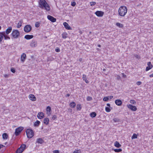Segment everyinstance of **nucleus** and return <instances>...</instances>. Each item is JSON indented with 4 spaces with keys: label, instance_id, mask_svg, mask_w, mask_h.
<instances>
[{
    "label": "nucleus",
    "instance_id": "1",
    "mask_svg": "<svg viewBox=\"0 0 153 153\" xmlns=\"http://www.w3.org/2000/svg\"><path fill=\"white\" fill-rule=\"evenodd\" d=\"M39 7L41 8L44 9L47 11L50 10V7L45 0H39Z\"/></svg>",
    "mask_w": 153,
    "mask_h": 153
},
{
    "label": "nucleus",
    "instance_id": "2",
    "mask_svg": "<svg viewBox=\"0 0 153 153\" xmlns=\"http://www.w3.org/2000/svg\"><path fill=\"white\" fill-rule=\"evenodd\" d=\"M127 12V8L125 6H121L119 8L118 12V14L121 16H124L126 14Z\"/></svg>",
    "mask_w": 153,
    "mask_h": 153
},
{
    "label": "nucleus",
    "instance_id": "3",
    "mask_svg": "<svg viewBox=\"0 0 153 153\" xmlns=\"http://www.w3.org/2000/svg\"><path fill=\"white\" fill-rule=\"evenodd\" d=\"M26 133L27 137L29 138H31L34 135L33 131L31 129H28L26 131Z\"/></svg>",
    "mask_w": 153,
    "mask_h": 153
},
{
    "label": "nucleus",
    "instance_id": "4",
    "mask_svg": "<svg viewBox=\"0 0 153 153\" xmlns=\"http://www.w3.org/2000/svg\"><path fill=\"white\" fill-rule=\"evenodd\" d=\"M11 35L14 38H17L19 36L20 33L18 30H13L11 33Z\"/></svg>",
    "mask_w": 153,
    "mask_h": 153
},
{
    "label": "nucleus",
    "instance_id": "5",
    "mask_svg": "<svg viewBox=\"0 0 153 153\" xmlns=\"http://www.w3.org/2000/svg\"><path fill=\"white\" fill-rule=\"evenodd\" d=\"M25 144H22L16 151V153H22L26 148Z\"/></svg>",
    "mask_w": 153,
    "mask_h": 153
},
{
    "label": "nucleus",
    "instance_id": "6",
    "mask_svg": "<svg viewBox=\"0 0 153 153\" xmlns=\"http://www.w3.org/2000/svg\"><path fill=\"white\" fill-rule=\"evenodd\" d=\"M22 127H19L16 129L15 134L16 136H18L23 129Z\"/></svg>",
    "mask_w": 153,
    "mask_h": 153
},
{
    "label": "nucleus",
    "instance_id": "7",
    "mask_svg": "<svg viewBox=\"0 0 153 153\" xmlns=\"http://www.w3.org/2000/svg\"><path fill=\"white\" fill-rule=\"evenodd\" d=\"M32 29V27L30 25H27L24 27V30L26 33L30 32Z\"/></svg>",
    "mask_w": 153,
    "mask_h": 153
},
{
    "label": "nucleus",
    "instance_id": "8",
    "mask_svg": "<svg viewBox=\"0 0 153 153\" xmlns=\"http://www.w3.org/2000/svg\"><path fill=\"white\" fill-rule=\"evenodd\" d=\"M127 106L128 108L133 111H135L137 109V107L135 106H133L131 104L127 105Z\"/></svg>",
    "mask_w": 153,
    "mask_h": 153
},
{
    "label": "nucleus",
    "instance_id": "9",
    "mask_svg": "<svg viewBox=\"0 0 153 153\" xmlns=\"http://www.w3.org/2000/svg\"><path fill=\"white\" fill-rule=\"evenodd\" d=\"M104 12L100 11H97L95 12V14L98 17H102L104 15Z\"/></svg>",
    "mask_w": 153,
    "mask_h": 153
},
{
    "label": "nucleus",
    "instance_id": "10",
    "mask_svg": "<svg viewBox=\"0 0 153 153\" xmlns=\"http://www.w3.org/2000/svg\"><path fill=\"white\" fill-rule=\"evenodd\" d=\"M47 18L48 20L53 22H56V18L50 15H48L47 16Z\"/></svg>",
    "mask_w": 153,
    "mask_h": 153
},
{
    "label": "nucleus",
    "instance_id": "11",
    "mask_svg": "<svg viewBox=\"0 0 153 153\" xmlns=\"http://www.w3.org/2000/svg\"><path fill=\"white\" fill-rule=\"evenodd\" d=\"M30 46L32 47H35L37 46V42L35 40H33L31 42Z\"/></svg>",
    "mask_w": 153,
    "mask_h": 153
},
{
    "label": "nucleus",
    "instance_id": "12",
    "mask_svg": "<svg viewBox=\"0 0 153 153\" xmlns=\"http://www.w3.org/2000/svg\"><path fill=\"white\" fill-rule=\"evenodd\" d=\"M65 28L68 30H71V28L69 25L66 22H64L63 24Z\"/></svg>",
    "mask_w": 153,
    "mask_h": 153
},
{
    "label": "nucleus",
    "instance_id": "13",
    "mask_svg": "<svg viewBox=\"0 0 153 153\" xmlns=\"http://www.w3.org/2000/svg\"><path fill=\"white\" fill-rule=\"evenodd\" d=\"M29 98L30 100L32 101H35L36 100V97L33 95V94L29 95Z\"/></svg>",
    "mask_w": 153,
    "mask_h": 153
},
{
    "label": "nucleus",
    "instance_id": "14",
    "mask_svg": "<svg viewBox=\"0 0 153 153\" xmlns=\"http://www.w3.org/2000/svg\"><path fill=\"white\" fill-rule=\"evenodd\" d=\"M37 117L39 119H42L44 117V114L42 112H39L38 114Z\"/></svg>",
    "mask_w": 153,
    "mask_h": 153
},
{
    "label": "nucleus",
    "instance_id": "15",
    "mask_svg": "<svg viewBox=\"0 0 153 153\" xmlns=\"http://www.w3.org/2000/svg\"><path fill=\"white\" fill-rule=\"evenodd\" d=\"M115 103L116 105L119 106L121 105L122 104V101L119 99L116 100L115 101Z\"/></svg>",
    "mask_w": 153,
    "mask_h": 153
},
{
    "label": "nucleus",
    "instance_id": "16",
    "mask_svg": "<svg viewBox=\"0 0 153 153\" xmlns=\"http://www.w3.org/2000/svg\"><path fill=\"white\" fill-rule=\"evenodd\" d=\"M26 54L24 53H23L21 56V61L24 62L26 58Z\"/></svg>",
    "mask_w": 153,
    "mask_h": 153
},
{
    "label": "nucleus",
    "instance_id": "17",
    "mask_svg": "<svg viewBox=\"0 0 153 153\" xmlns=\"http://www.w3.org/2000/svg\"><path fill=\"white\" fill-rule=\"evenodd\" d=\"M12 29V27H9L6 30V31L5 32V34H9L11 31Z\"/></svg>",
    "mask_w": 153,
    "mask_h": 153
},
{
    "label": "nucleus",
    "instance_id": "18",
    "mask_svg": "<svg viewBox=\"0 0 153 153\" xmlns=\"http://www.w3.org/2000/svg\"><path fill=\"white\" fill-rule=\"evenodd\" d=\"M33 37V35H26L25 36V38L27 40H29L32 39Z\"/></svg>",
    "mask_w": 153,
    "mask_h": 153
},
{
    "label": "nucleus",
    "instance_id": "19",
    "mask_svg": "<svg viewBox=\"0 0 153 153\" xmlns=\"http://www.w3.org/2000/svg\"><path fill=\"white\" fill-rule=\"evenodd\" d=\"M44 141L42 138H39L37 139L36 142L38 143L42 144L44 143Z\"/></svg>",
    "mask_w": 153,
    "mask_h": 153
},
{
    "label": "nucleus",
    "instance_id": "20",
    "mask_svg": "<svg viewBox=\"0 0 153 153\" xmlns=\"http://www.w3.org/2000/svg\"><path fill=\"white\" fill-rule=\"evenodd\" d=\"M4 31L0 32V42L2 41V39H3L4 36Z\"/></svg>",
    "mask_w": 153,
    "mask_h": 153
},
{
    "label": "nucleus",
    "instance_id": "21",
    "mask_svg": "<svg viewBox=\"0 0 153 153\" xmlns=\"http://www.w3.org/2000/svg\"><path fill=\"white\" fill-rule=\"evenodd\" d=\"M49 119L48 118H45L43 120L44 123L46 125H48L49 123Z\"/></svg>",
    "mask_w": 153,
    "mask_h": 153
},
{
    "label": "nucleus",
    "instance_id": "22",
    "mask_svg": "<svg viewBox=\"0 0 153 153\" xmlns=\"http://www.w3.org/2000/svg\"><path fill=\"white\" fill-rule=\"evenodd\" d=\"M114 146L117 148H119L121 146V145L117 141H116L114 143Z\"/></svg>",
    "mask_w": 153,
    "mask_h": 153
},
{
    "label": "nucleus",
    "instance_id": "23",
    "mask_svg": "<svg viewBox=\"0 0 153 153\" xmlns=\"http://www.w3.org/2000/svg\"><path fill=\"white\" fill-rule=\"evenodd\" d=\"M23 22V21L22 20H20L19 22H18L17 25V27L18 28H20V27L22 25V23Z\"/></svg>",
    "mask_w": 153,
    "mask_h": 153
},
{
    "label": "nucleus",
    "instance_id": "24",
    "mask_svg": "<svg viewBox=\"0 0 153 153\" xmlns=\"http://www.w3.org/2000/svg\"><path fill=\"white\" fill-rule=\"evenodd\" d=\"M82 78L86 83H88L89 82L87 80L86 76L85 75L83 74V75Z\"/></svg>",
    "mask_w": 153,
    "mask_h": 153
},
{
    "label": "nucleus",
    "instance_id": "25",
    "mask_svg": "<svg viewBox=\"0 0 153 153\" xmlns=\"http://www.w3.org/2000/svg\"><path fill=\"white\" fill-rule=\"evenodd\" d=\"M70 105L71 108H74L76 106V103L74 102H72L70 103Z\"/></svg>",
    "mask_w": 153,
    "mask_h": 153
},
{
    "label": "nucleus",
    "instance_id": "26",
    "mask_svg": "<svg viewBox=\"0 0 153 153\" xmlns=\"http://www.w3.org/2000/svg\"><path fill=\"white\" fill-rule=\"evenodd\" d=\"M8 136L7 134L4 133L2 134V137L4 139H6L7 138Z\"/></svg>",
    "mask_w": 153,
    "mask_h": 153
},
{
    "label": "nucleus",
    "instance_id": "27",
    "mask_svg": "<svg viewBox=\"0 0 153 153\" xmlns=\"http://www.w3.org/2000/svg\"><path fill=\"white\" fill-rule=\"evenodd\" d=\"M40 122L38 120H36L34 123V125L35 126H38L39 125Z\"/></svg>",
    "mask_w": 153,
    "mask_h": 153
},
{
    "label": "nucleus",
    "instance_id": "28",
    "mask_svg": "<svg viewBox=\"0 0 153 153\" xmlns=\"http://www.w3.org/2000/svg\"><path fill=\"white\" fill-rule=\"evenodd\" d=\"M46 111L47 112V114H50V112L51 111V107L49 106L47 107L46 108Z\"/></svg>",
    "mask_w": 153,
    "mask_h": 153
},
{
    "label": "nucleus",
    "instance_id": "29",
    "mask_svg": "<svg viewBox=\"0 0 153 153\" xmlns=\"http://www.w3.org/2000/svg\"><path fill=\"white\" fill-rule=\"evenodd\" d=\"M96 113L95 112H92L90 114V116L91 117H94L96 116Z\"/></svg>",
    "mask_w": 153,
    "mask_h": 153
},
{
    "label": "nucleus",
    "instance_id": "30",
    "mask_svg": "<svg viewBox=\"0 0 153 153\" xmlns=\"http://www.w3.org/2000/svg\"><path fill=\"white\" fill-rule=\"evenodd\" d=\"M62 37L63 39H66L68 37V34L66 33H63L62 35Z\"/></svg>",
    "mask_w": 153,
    "mask_h": 153
},
{
    "label": "nucleus",
    "instance_id": "31",
    "mask_svg": "<svg viewBox=\"0 0 153 153\" xmlns=\"http://www.w3.org/2000/svg\"><path fill=\"white\" fill-rule=\"evenodd\" d=\"M4 39L5 40H7V39H10V38L9 36L6 35V34H5V31H4Z\"/></svg>",
    "mask_w": 153,
    "mask_h": 153
},
{
    "label": "nucleus",
    "instance_id": "32",
    "mask_svg": "<svg viewBox=\"0 0 153 153\" xmlns=\"http://www.w3.org/2000/svg\"><path fill=\"white\" fill-rule=\"evenodd\" d=\"M153 67V66L152 65H151V66H149L147 67L146 69V71H148L149 70H150V69L152 68Z\"/></svg>",
    "mask_w": 153,
    "mask_h": 153
},
{
    "label": "nucleus",
    "instance_id": "33",
    "mask_svg": "<svg viewBox=\"0 0 153 153\" xmlns=\"http://www.w3.org/2000/svg\"><path fill=\"white\" fill-rule=\"evenodd\" d=\"M116 25L119 27L122 28L123 27V25L119 23H117Z\"/></svg>",
    "mask_w": 153,
    "mask_h": 153
},
{
    "label": "nucleus",
    "instance_id": "34",
    "mask_svg": "<svg viewBox=\"0 0 153 153\" xmlns=\"http://www.w3.org/2000/svg\"><path fill=\"white\" fill-rule=\"evenodd\" d=\"M76 108L77 110H80L81 109V105L80 104H78L76 105Z\"/></svg>",
    "mask_w": 153,
    "mask_h": 153
},
{
    "label": "nucleus",
    "instance_id": "35",
    "mask_svg": "<svg viewBox=\"0 0 153 153\" xmlns=\"http://www.w3.org/2000/svg\"><path fill=\"white\" fill-rule=\"evenodd\" d=\"M137 138V135L135 133L133 134V135L131 137L132 139H136Z\"/></svg>",
    "mask_w": 153,
    "mask_h": 153
},
{
    "label": "nucleus",
    "instance_id": "36",
    "mask_svg": "<svg viewBox=\"0 0 153 153\" xmlns=\"http://www.w3.org/2000/svg\"><path fill=\"white\" fill-rule=\"evenodd\" d=\"M114 151H115V152H120L122 151V149H115L114 150Z\"/></svg>",
    "mask_w": 153,
    "mask_h": 153
},
{
    "label": "nucleus",
    "instance_id": "37",
    "mask_svg": "<svg viewBox=\"0 0 153 153\" xmlns=\"http://www.w3.org/2000/svg\"><path fill=\"white\" fill-rule=\"evenodd\" d=\"M105 110L107 112H109L111 111V109L109 107H106Z\"/></svg>",
    "mask_w": 153,
    "mask_h": 153
},
{
    "label": "nucleus",
    "instance_id": "38",
    "mask_svg": "<svg viewBox=\"0 0 153 153\" xmlns=\"http://www.w3.org/2000/svg\"><path fill=\"white\" fill-rule=\"evenodd\" d=\"M130 102L132 104H135L136 103L135 101L133 100H130Z\"/></svg>",
    "mask_w": 153,
    "mask_h": 153
},
{
    "label": "nucleus",
    "instance_id": "39",
    "mask_svg": "<svg viewBox=\"0 0 153 153\" xmlns=\"http://www.w3.org/2000/svg\"><path fill=\"white\" fill-rule=\"evenodd\" d=\"M86 100L87 101H91L92 100V98L91 97L88 96L86 98Z\"/></svg>",
    "mask_w": 153,
    "mask_h": 153
},
{
    "label": "nucleus",
    "instance_id": "40",
    "mask_svg": "<svg viewBox=\"0 0 153 153\" xmlns=\"http://www.w3.org/2000/svg\"><path fill=\"white\" fill-rule=\"evenodd\" d=\"M109 100V97H105L103 98V100L105 101H107Z\"/></svg>",
    "mask_w": 153,
    "mask_h": 153
},
{
    "label": "nucleus",
    "instance_id": "41",
    "mask_svg": "<svg viewBox=\"0 0 153 153\" xmlns=\"http://www.w3.org/2000/svg\"><path fill=\"white\" fill-rule=\"evenodd\" d=\"M96 4V3L95 2H90V4L91 6H93L94 5Z\"/></svg>",
    "mask_w": 153,
    "mask_h": 153
},
{
    "label": "nucleus",
    "instance_id": "42",
    "mask_svg": "<svg viewBox=\"0 0 153 153\" xmlns=\"http://www.w3.org/2000/svg\"><path fill=\"white\" fill-rule=\"evenodd\" d=\"M39 26V23L38 22H36L35 24V26L36 27H38Z\"/></svg>",
    "mask_w": 153,
    "mask_h": 153
},
{
    "label": "nucleus",
    "instance_id": "43",
    "mask_svg": "<svg viewBox=\"0 0 153 153\" xmlns=\"http://www.w3.org/2000/svg\"><path fill=\"white\" fill-rule=\"evenodd\" d=\"M113 121L115 122H118L119 121V119L117 118H114L113 119Z\"/></svg>",
    "mask_w": 153,
    "mask_h": 153
},
{
    "label": "nucleus",
    "instance_id": "44",
    "mask_svg": "<svg viewBox=\"0 0 153 153\" xmlns=\"http://www.w3.org/2000/svg\"><path fill=\"white\" fill-rule=\"evenodd\" d=\"M73 153H81V152L80 150H77L74 151Z\"/></svg>",
    "mask_w": 153,
    "mask_h": 153
},
{
    "label": "nucleus",
    "instance_id": "45",
    "mask_svg": "<svg viewBox=\"0 0 153 153\" xmlns=\"http://www.w3.org/2000/svg\"><path fill=\"white\" fill-rule=\"evenodd\" d=\"M55 51L57 52H59L60 51L59 48L57 47L55 49Z\"/></svg>",
    "mask_w": 153,
    "mask_h": 153
},
{
    "label": "nucleus",
    "instance_id": "46",
    "mask_svg": "<svg viewBox=\"0 0 153 153\" xmlns=\"http://www.w3.org/2000/svg\"><path fill=\"white\" fill-rule=\"evenodd\" d=\"M76 5V3L75 2H71V5L73 7L75 6Z\"/></svg>",
    "mask_w": 153,
    "mask_h": 153
},
{
    "label": "nucleus",
    "instance_id": "47",
    "mask_svg": "<svg viewBox=\"0 0 153 153\" xmlns=\"http://www.w3.org/2000/svg\"><path fill=\"white\" fill-rule=\"evenodd\" d=\"M11 71L13 73H14L15 72V69L13 68H11Z\"/></svg>",
    "mask_w": 153,
    "mask_h": 153
},
{
    "label": "nucleus",
    "instance_id": "48",
    "mask_svg": "<svg viewBox=\"0 0 153 153\" xmlns=\"http://www.w3.org/2000/svg\"><path fill=\"white\" fill-rule=\"evenodd\" d=\"M56 117V116L55 115H54L52 116V119L53 120H55Z\"/></svg>",
    "mask_w": 153,
    "mask_h": 153
},
{
    "label": "nucleus",
    "instance_id": "49",
    "mask_svg": "<svg viewBox=\"0 0 153 153\" xmlns=\"http://www.w3.org/2000/svg\"><path fill=\"white\" fill-rule=\"evenodd\" d=\"M142 83V82L140 81H138L136 82V84L138 85H141Z\"/></svg>",
    "mask_w": 153,
    "mask_h": 153
},
{
    "label": "nucleus",
    "instance_id": "50",
    "mask_svg": "<svg viewBox=\"0 0 153 153\" xmlns=\"http://www.w3.org/2000/svg\"><path fill=\"white\" fill-rule=\"evenodd\" d=\"M53 153H59V151L58 150H55L53 151Z\"/></svg>",
    "mask_w": 153,
    "mask_h": 153
},
{
    "label": "nucleus",
    "instance_id": "51",
    "mask_svg": "<svg viewBox=\"0 0 153 153\" xmlns=\"http://www.w3.org/2000/svg\"><path fill=\"white\" fill-rule=\"evenodd\" d=\"M152 65L151 64V62H149L147 63V65L148 66H151Z\"/></svg>",
    "mask_w": 153,
    "mask_h": 153
},
{
    "label": "nucleus",
    "instance_id": "52",
    "mask_svg": "<svg viewBox=\"0 0 153 153\" xmlns=\"http://www.w3.org/2000/svg\"><path fill=\"white\" fill-rule=\"evenodd\" d=\"M108 97H109V99H112L113 98V97L112 96H108Z\"/></svg>",
    "mask_w": 153,
    "mask_h": 153
},
{
    "label": "nucleus",
    "instance_id": "53",
    "mask_svg": "<svg viewBox=\"0 0 153 153\" xmlns=\"http://www.w3.org/2000/svg\"><path fill=\"white\" fill-rule=\"evenodd\" d=\"M4 147V146L3 145L0 144V149H1V148Z\"/></svg>",
    "mask_w": 153,
    "mask_h": 153
},
{
    "label": "nucleus",
    "instance_id": "54",
    "mask_svg": "<svg viewBox=\"0 0 153 153\" xmlns=\"http://www.w3.org/2000/svg\"><path fill=\"white\" fill-rule=\"evenodd\" d=\"M4 76L5 77V78H7L8 77V75H7V74H5L4 75Z\"/></svg>",
    "mask_w": 153,
    "mask_h": 153
},
{
    "label": "nucleus",
    "instance_id": "55",
    "mask_svg": "<svg viewBox=\"0 0 153 153\" xmlns=\"http://www.w3.org/2000/svg\"><path fill=\"white\" fill-rule=\"evenodd\" d=\"M70 94H66V95L65 96V97H68L70 96Z\"/></svg>",
    "mask_w": 153,
    "mask_h": 153
},
{
    "label": "nucleus",
    "instance_id": "56",
    "mask_svg": "<svg viewBox=\"0 0 153 153\" xmlns=\"http://www.w3.org/2000/svg\"><path fill=\"white\" fill-rule=\"evenodd\" d=\"M149 77H153V73L152 74L150 75Z\"/></svg>",
    "mask_w": 153,
    "mask_h": 153
},
{
    "label": "nucleus",
    "instance_id": "57",
    "mask_svg": "<svg viewBox=\"0 0 153 153\" xmlns=\"http://www.w3.org/2000/svg\"><path fill=\"white\" fill-rule=\"evenodd\" d=\"M107 105L109 107H110V105L109 103H107Z\"/></svg>",
    "mask_w": 153,
    "mask_h": 153
},
{
    "label": "nucleus",
    "instance_id": "58",
    "mask_svg": "<svg viewBox=\"0 0 153 153\" xmlns=\"http://www.w3.org/2000/svg\"><path fill=\"white\" fill-rule=\"evenodd\" d=\"M82 60V58H80L79 59V61H81Z\"/></svg>",
    "mask_w": 153,
    "mask_h": 153
},
{
    "label": "nucleus",
    "instance_id": "59",
    "mask_svg": "<svg viewBox=\"0 0 153 153\" xmlns=\"http://www.w3.org/2000/svg\"><path fill=\"white\" fill-rule=\"evenodd\" d=\"M79 33L80 34H82V32L81 31H79Z\"/></svg>",
    "mask_w": 153,
    "mask_h": 153
},
{
    "label": "nucleus",
    "instance_id": "60",
    "mask_svg": "<svg viewBox=\"0 0 153 153\" xmlns=\"http://www.w3.org/2000/svg\"><path fill=\"white\" fill-rule=\"evenodd\" d=\"M97 46H98V47H101V45H99V44L98 45H97Z\"/></svg>",
    "mask_w": 153,
    "mask_h": 153
},
{
    "label": "nucleus",
    "instance_id": "61",
    "mask_svg": "<svg viewBox=\"0 0 153 153\" xmlns=\"http://www.w3.org/2000/svg\"><path fill=\"white\" fill-rule=\"evenodd\" d=\"M105 70V69H103V71H104Z\"/></svg>",
    "mask_w": 153,
    "mask_h": 153
},
{
    "label": "nucleus",
    "instance_id": "62",
    "mask_svg": "<svg viewBox=\"0 0 153 153\" xmlns=\"http://www.w3.org/2000/svg\"><path fill=\"white\" fill-rule=\"evenodd\" d=\"M1 29V27L0 26V30Z\"/></svg>",
    "mask_w": 153,
    "mask_h": 153
}]
</instances>
